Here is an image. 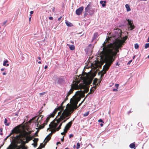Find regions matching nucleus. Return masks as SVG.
Returning <instances> with one entry per match:
<instances>
[{
	"label": "nucleus",
	"instance_id": "nucleus-1",
	"mask_svg": "<svg viewBox=\"0 0 149 149\" xmlns=\"http://www.w3.org/2000/svg\"><path fill=\"white\" fill-rule=\"evenodd\" d=\"M103 49V50L100 53V57L102 60L106 61V64L103 66V70L106 72L114 60L113 57L117 54L106 46Z\"/></svg>",
	"mask_w": 149,
	"mask_h": 149
},
{
	"label": "nucleus",
	"instance_id": "nucleus-2",
	"mask_svg": "<svg viewBox=\"0 0 149 149\" xmlns=\"http://www.w3.org/2000/svg\"><path fill=\"white\" fill-rule=\"evenodd\" d=\"M74 111V107L69 103L67 104L66 108L62 113V114L60 116L59 118L58 119L55 118L54 121L56 122H52L49 125V127H50L56 128L58 125L59 124L62 120L65 119L66 118L70 116L71 114Z\"/></svg>",
	"mask_w": 149,
	"mask_h": 149
},
{
	"label": "nucleus",
	"instance_id": "nucleus-3",
	"mask_svg": "<svg viewBox=\"0 0 149 149\" xmlns=\"http://www.w3.org/2000/svg\"><path fill=\"white\" fill-rule=\"evenodd\" d=\"M127 37L125 36L123 38V40L120 39L118 38L116 39L115 41L113 43H110L107 47L111 50L116 54L119 52V49L122 47L124 45V42L127 39Z\"/></svg>",
	"mask_w": 149,
	"mask_h": 149
},
{
	"label": "nucleus",
	"instance_id": "nucleus-4",
	"mask_svg": "<svg viewBox=\"0 0 149 149\" xmlns=\"http://www.w3.org/2000/svg\"><path fill=\"white\" fill-rule=\"evenodd\" d=\"M75 81H73L71 85V87L70 91L68 92L66 97L65 99L64 100L62 103L61 105L63 106V103L66 100H68V97L70 95L73 93L74 90H77L79 89L84 88L85 87V85L81 84H80L79 85L78 84L79 83V81L77 80L74 83Z\"/></svg>",
	"mask_w": 149,
	"mask_h": 149
},
{
	"label": "nucleus",
	"instance_id": "nucleus-5",
	"mask_svg": "<svg viewBox=\"0 0 149 149\" xmlns=\"http://www.w3.org/2000/svg\"><path fill=\"white\" fill-rule=\"evenodd\" d=\"M80 76H78V78H77V77H76V79H75V81L74 80V81H75L74 83L77 80L79 81H80L79 82H80V81L81 80L82 81V82H83V84H82V83H81V84L84 85L85 86L84 88H83V89H85L84 90V92H83V94L84 95L83 96L84 97L85 95H84L85 93H85H87L88 92V91H89V88H88L86 87V85L87 84V79L86 77H84V76L83 77L82 76H81L80 77ZM80 89H82V88Z\"/></svg>",
	"mask_w": 149,
	"mask_h": 149
},
{
	"label": "nucleus",
	"instance_id": "nucleus-6",
	"mask_svg": "<svg viewBox=\"0 0 149 149\" xmlns=\"http://www.w3.org/2000/svg\"><path fill=\"white\" fill-rule=\"evenodd\" d=\"M25 140V139H20L17 140L16 138H13L12 140L11 143L13 145H15L17 146V147L18 146V144L21 143V145L20 146H25V144L27 143L26 142V141H24V140Z\"/></svg>",
	"mask_w": 149,
	"mask_h": 149
},
{
	"label": "nucleus",
	"instance_id": "nucleus-7",
	"mask_svg": "<svg viewBox=\"0 0 149 149\" xmlns=\"http://www.w3.org/2000/svg\"><path fill=\"white\" fill-rule=\"evenodd\" d=\"M20 134L16 136H15L13 137V138H15L16 139H17V140L19 139H22L23 138H25L26 137L29 135L30 133H29L27 132L24 131L22 132L19 133Z\"/></svg>",
	"mask_w": 149,
	"mask_h": 149
},
{
	"label": "nucleus",
	"instance_id": "nucleus-8",
	"mask_svg": "<svg viewBox=\"0 0 149 149\" xmlns=\"http://www.w3.org/2000/svg\"><path fill=\"white\" fill-rule=\"evenodd\" d=\"M85 10L88 12L90 15H92L94 13V10L92 9V6L91 4L90 3L85 8Z\"/></svg>",
	"mask_w": 149,
	"mask_h": 149
},
{
	"label": "nucleus",
	"instance_id": "nucleus-9",
	"mask_svg": "<svg viewBox=\"0 0 149 149\" xmlns=\"http://www.w3.org/2000/svg\"><path fill=\"white\" fill-rule=\"evenodd\" d=\"M20 125H19L14 127L11 131V132L10 133V135H12L14 133L17 134L20 133L21 132V130L20 129Z\"/></svg>",
	"mask_w": 149,
	"mask_h": 149
},
{
	"label": "nucleus",
	"instance_id": "nucleus-10",
	"mask_svg": "<svg viewBox=\"0 0 149 149\" xmlns=\"http://www.w3.org/2000/svg\"><path fill=\"white\" fill-rule=\"evenodd\" d=\"M60 107H58L57 108H56L53 112L50 114L49 116L47 118H46L45 122H48L49 121V120L50 118L51 117H54L55 116V115L56 113H57V111L59 110L60 109Z\"/></svg>",
	"mask_w": 149,
	"mask_h": 149
},
{
	"label": "nucleus",
	"instance_id": "nucleus-11",
	"mask_svg": "<svg viewBox=\"0 0 149 149\" xmlns=\"http://www.w3.org/2000/svg\"><path fill=\"white\" fill-rule=\"evenodd\" d=\"M127 21L128 22V24L130 26V28H131L130 30L134 29L135 28V26L133 24V21L130 20L128 19H127Z\"/></svg>",
	"mask_w": 149,
	"mask_h": 149
},
{
	"label": "nucleus",
	"instance_id": "nucleus-12",
	"mask_svg": "<svg viewBox=\"0 0 149 149\" xmlns=\"http://www.w3.org/2000/svg\"><path fill=\"white\" fill-rule=\"evenodd\" d=\"M83 6L80 7L76 10V13L77 15H80L82 13L83 10L84 9Z\"/></svg>",
	"mask_w": 149,
	"mask_h": 149
},
{
	"label": "nucleus",
	"instance_id": "nucleus-13",
	"mask_svg": "<svg viewBox=\"0 0 149 149\" xmlns=\"http://www.w3.org/2000/svg\"><path fill=\"white\" fill-rule=\"evenodd\" d=\"M73 121V120H71V121L69 122L68 124H67L65 127L64 129L68 131L71 127L72 124V122Z\"/></svg>",
	"mask_w": 149,
	"mask_h": 149
},
{
	"label": "nucleus",
	"instance_id": "nucleus-14",
	"mask_svg": "<svg viewBox=\"0 0 149 149\" xmlns=\"http://www.w3.org/2000/svg\"><path fill=\"white\" fill-rule=\"evenodd\" d=\"M58 107H60V109L58 111L60 110V111L58 113V116H59L61 115V116L62 114V112H63V111H64V108L65 107V106H63L62 105H61Z\"/></svg>",
	"mask_w": 149,
	"mask_h": 149
},
{
	"label": "nucleus",
	"instance_id": "nucleus-15",
	"mask_svg": "<svg viewBox=\"0 0 149 149\" xmlns=\"http://www.w3.org/2000/svg\"><path fill=\"white\" fill-rule=\"evenodd\" d=\"M68 117H69L68 118H66V119L65 120V119H63V121L61 123H60V125L58 127L56 128V131H58L61 128V127L63 123L65 122L66 121L70 118V116Z\"/></svg>",
	"mask_w": 149,
	"mask_h": 149
},
{
	"label": "nucleus",
	"instance_id": "nucleus-16",
	"mask_svg": "<svg viewBox=\"0 0 149 149\" xmlns=\"http://www.w3.org/2000/svg\"><path fill=\"white\" fill-rule=\"evenodd\" d=\"M96 85H95L93 87L91 88L90 90V92L88 93V94L86 95L87 96L89 94L93 93L94 91L96 89Z\"/></svg>",
	"mask_w": 149,
	"mask_h": 149
},
{
	"label": "nucleus",
	"instance_id": "nucleus-17",
	"mask_svg": "<svg viewBox=\"0 0 149 149\" xmlns=\"http://www.w3.org/2000/svg\"><path fill=\"white\" fill-rule=\"evenodd\" d=\"M43 117V116L40 115L38 117L36 120V121L38 122V123L37 124V127H38L39 125V123L40 122V121L41 120L42 118Z\"/></svg>",
	"mask_w": 149,
	"mask_h": 149
},
{
	"label": "nucleus",
	"instance_id": "nucleus-18",
	"mask_svg": "<svg viewBox=\"0 0 149 149\" xmlns=\"http://www.w3.org/2000/svg\"><path fill=\"white\" fill-rule=\"evenodd\" d=\"M32 139V137L28 135L27 136L25 137V140H26V142L28 143Z\"/></svg>",
	"mask_w": 149,
	"mask_h": 149
},
{
	"label": "nucleus",
	"instance_id": "nucleus-19",
	"mask_svg": "<svg viewBox=\"0 0 149 149\" xmlns=\"http://www.w3.org/2000/svg\"><path fill=\"white\" fill-rule=\"evenodd\" d=\"M16 146V145H13L11 143V144L7 148V149H15V148L17 147Z\"/></svg>",
	"mask_w": 149,
	"mask_h": 149
},
{
	"label": "nucleus",
	"instance_id": "nucleus-20",
	"mask_svg": "<svg viewBox=\"0 0 149 149\" xmlns=\"http://www.w3.org/2000/svg\"><path fill=\"white\" fill-rule=\"evenodd\" d=\"M48 122H45V121L44 122V123L42 124V125H40L38 127V129L39 130H41L43 128H44L45 126L47 124V123Z\"/></svg>",
	"mask_w": 149,
	"mask_h": 149
},
{
	"label": "nucleus",
	"instance_id": "nucleus-21",
	"mask_svg": "<svg viewBox=\"0 0 149 149\" xmlns=\"http://www.w3.org/2000/svg\"><path fill=\"white\" fill-rule=\"evenodd\" d=\"M98 33L97 32L95 33L93 35V38L92 39V42H93V41L95 40L98 37Z\"/></svg>",
	"mask_w": 149,
	"mask_h": 149
},
{
	"label": "nucleus",
	"instance_id": "nucleus-22",
	"mask_svg": "<svg viewBox=\"0 0 149 149\" xmlns=\"http://www.w3.org/2000/svg\"><path fill=\"white\" fill-rule=\"evenodd\" d=\"M64 81V78L63 77H60L58 79V83L59 84H62Z\"/></svg>",
	"mask_w": 149,
	"mask_h": 149
},
{
	"label": "nucleus",
	"instance_id": "nucleus-23",
	"mask_svg": "<svg viewBox=\"0 0 149 149\" xmlns=\"http://www.w3.org/2000/svg\"><path fill=\"white\" fill-rule=\"evenodd\" d=\"M67 45L69 46V48L71 50H73L75 49V46L73 45H70L67 44Z\"/></svg>",
	"mask_w": 149,
	"mask_h": 149
},
{
	"label": "nucleus",
	"instance_id": "nucleus-24",
	"mask_svg": "<svg viewBox=\"0 0 149 149\" xmlns=\"http://www.w3.org/2000/svg\"><path fill=\"white\" fill-rule=\"evenodd\" d=\"M51 137H48L47 138V136L45 138V140H44V142H45V145L46 144L49 140L51 139Z\"/></svg>",
	"mask_w": 149,
	"mask_h": 149
},
{
	"label": "nucleus",
	"instance_id": "nucleus-25",
	"mask_svg": "<svg viewBox=\"0 0 149 149\" xmlns=\"http://www.w3.org/2000/svg\"><path fill=\"white\" fill-rule=\"evenodd\" d=\"M129 146L131 148H135V142L133 143L130 144Z\"/></svg>",
	"mask_w": 149,
	"mask_h": 149
},
{
	"label": "nucleus",
	"instance_id": "nucleus-26",
	"mask_svg": "<svg viewBox=\"0 0 149 149\" xmlns=\"http://www.w3.org/2000/svg\"><path fill=\"white\" fill-rule=\"evenodd\" d=\"M65 23L68 26H73L72 24L70 22H69L68 21L65 22Z\"/></svg>",
	"mask_w": 149,
	"mask_h": 149
},
{
	"label": "nucleus",
	"instance_id": "nucleus-27",
	"mask_svg": "<svg viewBox=\"0 0 149 149\" xmlns=\"http://www.w3.org/2000/svg\"><path fill=\"white\" fill-rule=\"evenodd\" d=\"M100 3L102 4V7H104L106 6V1H100Z\"/></svg>",
	"mask_w": 149,
	"mask_h": 149
},
{
	"label": "nucleus",
	"instance_id": "nucleus-28",
	"mask_svg": "<svg viewBox=\"0 0 149 149\" xmlns=\"http://www.w3.org/2000/svg\"><path fill=\"white\" fill-rule=\"evenodd\" d=\"M125 7L127 9V11H130L131 10V9L129 5L127 4L125 5Z\"/></svg>",
	"mask_w": 149,
	"mask_h": 149
},
{
	"label": "nucleus",
	"instance_id": "nucleus-29",
	"mask_svg": "<svg viewBox=\"0 0 149 149\" xmlns=\"http://www.w3.org/2000/svg\"><path fill=\"white\" fill-rule=\"evenodd\" d=\"M110 40V38L109 37H108V38H106V40H107V41L106 42H104V44H103V46H104V47L105 46H107V45H107V46H106L105 45L106 44V43L107 42V41L109 40Z\"/></svg>",
	"mask_w": 149,
	"mask_h": 149
},
{
	"label": "nucleus",
	"instance_id": "nucleus-30",
	"mask_svg": "<svg viewBox=\"0 0 149 149\" xmlns=\"http://www.w3.org/2000/svg\"><path fill=\"white\" fill-rule=\"evenodd\" d=\"M97 80L98 79L97 78H95L93 80V84L95 85H96L97 84L96 83H97Z\"/></svg>",
	"mask_w": 149,
	"mask_h": 149
},
{
	"label": "nucleus",
	"instance_id": "nucleus-31",
	"mask_svg": "<svg viewBox=\"0 0 149 149\" xmlns=\"http://www.w3.org/2000/svg\"><path fill=\"white\" fill-rule=\"evenodd\" d=\"M8 62V61L7 60H6L4 62V63H3V65L4 66H8V65H9L8 64H6V63H7Z\"/></svg>",
	"mask_w": 149,
	"mask_h": 149
},
{
	"label": "nucleus",
	"instance_id": "nucleus-32",
	"mask_svg": "<svg viewBox=\"0 0 149 149\" xmlns=\"http://www.w3.org/2000/svg\"><path fill=\"white\" fill-rule=\"evenodd\" d=\"M8 120L6 118H5L4 119V123L6 125L8 126L9 125V123L7 124Z\"/></svg>",
	"mask_w": 149,
	"mask_h": 149
},
{
	"label": "nucleus",
	"instance_id": "nucleus-33",
	"mask_svg": "<svg viewBox=\"0 0 149 149\" xmlns=\"http://www.w3.org/2000/svg\"><path fill=\"white\" fill-rule=\"evenodd\" d=\"M77 102L76 103V104L74 105H73L74 107V110L75 109H76L79 107L78 106H77Z\"/></svg>",
	"mask_w": 149,
	"mask_h": 149
},
{
	"label": "nucleus",
	"instance_id": "nucleus-34",
	"mask_svg": "<svg viewBox=\"0 0 149 149\" xmlns=\"http://www.w3.org/2000/svg\"><path fill=\"white\" fill-rule=\"evenodd\" d=\"M67 132V131L66 130H65V129H64V132H62L61 133V134L63 135H65L66 133Z\"/></svg>",
	"mask_w": 149,
	"mask_h": 149
},
{
	"label": "nucleus",
	"instance_id": "nucleus-35",
	"mask_svg": "<svg viewBox=\"0 0 149 149\" xmlns=\"http://www.w3.org/2000/svg\"><path fill=\"white\" fill-rule=\"evenodd\" d=\"M21 149H27L28 147L27 146H20Z\"/></svg>",
	"mask_w": 149,
	"mask_h": 149
},
{
	"label": "nucleus",
	"instance_id": "nucleus-36",
	"mask_svg": "<svg viewBox=\"0 0 149 149\" xmlns=\"http://www.w3.org/2000/svg\"><path fill=\"white\" fill-rule=\"evenodd\" d=\"M55 132V131H52V132L50 133L47 136V138L48 137H50L51 138V137L52 136V134Z\"/></svg>",
	"mask_w": 149,
	"mask_h": 149
},
{
	"label": "nucleus",
	"instance_id": "nucleus-37",
	"mask_svg": "<svg viewBox=\"0 0 149 149\" xmlns=\"http://www.w3.org/2000/svg\"><path fill=\"white\" fill-rule=\"evenodd\" d=\"M134 47L136 49H138L139 47V45L137 43H136L134 45Z\"/></svg>",
	"mask_w": 149,
	"mask_h": 149
},
{
	"label": "nucleus",
	"instance_id": "nucleus-38",
	"mask_svg": "<svg viewBox=\"0 0 149 149\" xmlns=\"http://www.w3.org/2000/svg\"><path fill=\"white\" fill-rule=\"evenodd\" d=\"M89 114V111H88L87 112L83 114V116H86L88 115Z\"/></svg>",
	"mask_w": 149,
	"mask_h": 149
},
{
	"label": "nucleus",
	"instance_id": "nucleus-39",
	"mask_svg": "<svg viewBox=\"0 0 149 149\" xmlns=\"http://www.w3.org/2000/svg\"><path fill=\"white\" fill-rule=\"evenodd\" d=\"M87 97V95H86V97H85V98L79 104V105L78 106V107H79L81 104H82L84 102V100H85V99L86 98V97Z\"/></svg>",
	"mask_w": 149,
	"mask_h": 149
},
{
	"label": "nucleus",
	"instance_id": "nucleus-40",
	"mask_svg": "<svg viewBox=\"0 0 149 149\" xmlns=\"http://www.w3.org/2000/svg\"><path fill=\"white\" fill-rule=\"evenodd\" d=\"M149 47V43L146 44L145 46V49Z\"/></svg>",
	"mask_w": 149,
	"mask_h": 149
},
{
	"label": "nucleus",
	"instance_id": "nucleus-41",
	"mask_svg": "<svg viewBox=\"0 0 149 149\" xmlns=\"http://www.w3.org/2000/svg\"><path fill=\"white\" fill-rule=\"evenodd\" d=\"M80 146L79 143H77V149H78L80 147Z\"/></svg>",
	"mask_w": 149,
	"mask_h": 149
},
{
	"label": "nucleus",
	"instance_id": "nucleus-42",
	"mask_svg": "<svg viewBox=\"0 0 149 149\" xmlns=\"http://www.w3.org/2000/svg\"><path fill=\"white\" fill-rule=\"evenodd\" d=\"M38 141V138H35L33 140V141H34V142H37H37Z\"/></svg>",
	"mask_w": 149,
	"mask_h": 149
},
{
	"label": "nucleus",
	"instance_id": "nucleus-43",
	"mask_svg": "<svg viewBox=\"0 0 149 149\" xmlns=\"http://www.w3.org/2000/svg\"><path fill=\"white\" fill-rule=\"evenodd\" d=\"M32 145H33V146L36 147L37 146V142H34V143Z\"/></svg>",
	"mask_w": 149,
	"mask_h": 149
},
{
	"label": "nucleus",
	"instance_id": "nucleus-44",
	"mask_svg": "<svg viewBox=\"0 0 149 149\" xmlns=\"http://www.w3.org/2000/svg\"><path fill=\"white\" fill-rule=\"evenodd\" d=\"M88 13V12H86L85 10V12L84 13V17H86L87 16V15H88V13Z\"/></svg>",
	"mask_w": 149,
	"mask_h": 149
},
{
	"label": "nucleus",
	"instance_id": "nucleus-45",
	"mask_svg": "<svg viewBox=\"0 0 149 149\" xmlns=\"http://www.w3.org/2000/svg\"><path fill=\"white\" fill-rule=\"evenodd\" d=\"M39 132V130H38L35 133V135L37 136H38V133Z\"/></svg>",
	"mask_w": 149,
	"mask_h": 149
},
{
	"label": "nucleus",
	"instance_id": "nucleus-46",
	"mask_svg": "<svg viewBox=\"0 0 149 149\" xmlns=\"http://www.w3.org/2000/svg\"><path fill=\"white\" fill-rule=\"evenodd\" d=\"M45 144L43 146H40L37 149H41L42 148H44L45 147Z\"/></svg>",
	"mask_w": 149,
	"mask_h": 149
},
{
	"label": "nucleus",
	"instance_id": "nucleus-47",
	"mask_svg": "<svg viewBox=\"0 0 149 149\" xmlns=\"http://www.w3.org/2000/svg\"><path fill=\"white\" fill-rule=\"evenodd\" d=\"M46 93V92H44L42 93H39V95H44Z\"/></svg>",
	"mask_w": 149,
	"mask_h": 149
},
{
	"label": "nucleus",
	"instance_id": "nucleus-48",
	"mask_svg": "<svg viewBox=\"0 0 149 149\" xmlns=\"http://www.w3.org/2000/svg\"><path fill=\"white\" fill-rule=\"evenodd\" d=\"M132 61V60H131L130 61L127 63V65H130Z\"/></svg>",
	"mask_w": 149,
	"mask_h": 149
},
{
	"label": "nucleus",
	"instance_id": "nucleus-49",
	"mask_svg": "<svg viewBox=\"0 0 149 149\" xmlns=\"http://www.w3.org/2000/svg\"><path fill=\"white\" fill-rule=\"evenodd\" d=\"M15 149H21V147L20 146H18L16 147L15 148Z\"/></svg>",
	"mask_w": 149,
	"mask_h": 149
},
{
	"label": "nucleus",
	"instance_id": "nucleus-50",
	"mask_svg": "<svg viewBox=\"0 0 149 149\" xmlns=\"http://www.w3.org/2000/svg\"><path fill=\"white\" fill-rule=\"evenodd\" d=\"M11 135H10V134L8 136H7V137H6V138L5 139H4V140H5V141L6 140H7V139L9 137V136H11Z\"/></svg>",
	"mask_w": 149,
	"mask_h": 149
},
{
	"label": "nucleus",
	"instance_id": "nucleus-51",
	"mask_svg": "<svg viewBox=\"0 0 149 149\" xmlns=\"http://www.w3.org/2000/svg\"><path fill=\"white\" fill-rule=\"evenodd\" d=\"M106 73V72H104L103 74H102L101 75V77H102L103 76L104 74Z\"/></svg>",
	"mask_w": 149,
	"mask_h": 149
},
{
	"label": "nucleus",
	"instance_id": "nucleus-52",
	"mask_svg": "<svg viewBox=\"0 0 149 149\" xmlns=\"http://www.w3.org/2000/svg\"><path fill=\"white\" fill-rule=\"evenodd\" d=\"M73 135L72 134H70L69 136V138H70L73 137Z\"/></svg>",
	"mask_w": 149,
	"mask_h": 149
},
{
	"label": "nucleus",
	"instance_id": "nucleus-53",
	"mask_svg": "<svg viewBox=\"0 0 149 149\" xmlns=\"http://www.w3.org/2000/svg\"><path fill=\"white\" fill-rule=\"evenodd\" d=\"M100 82H101V81H99L96 84V86H98L100 84Z\"/></svg>",
	"mask_w": 149,
	"mask_h": 149
},
{
	"label": "nucleus",
	"instance_id": "nucleus-54",
	"mask_svg": "<svg viewBox=\"0 0 149 149\" xmlns=\"http://www.w3.org/2000/svg\"><path fill=\"white\" fill-rule=\"evenodd\" d=\"M98 121L99 122H103V123H104V122L103 121V120H102L101 119H99V120H98Z\"/></svg>",
	"mask_w": 149,
	"mask_h": 149
},
{
	"label": "nucleus",
	"instance_id": "nucleus-55",
	"mask_svg": "<svg viewBox=\"0 0 149 149\" xmlns=\"http://www.w3.org/2000/svg\"><path fill=\"white\" fill-rule=\"evenodd\" d=\"M49 19L50 20H52L53 19V18L52 17H49Z\"/></svg>",
	"mask_w": 149,
	"mask_h": 149
},
{
	"label": "nucleus",
	"instance_id": "nucleus-56",
	"mask_svg": "<svg viewBox=\"0 0 149 149\" xmlns=\"http://www.w3.org/2000/svg\"><path fill=\"white\" fill-rule=\"evenodd\" d=\"M64 136H63V138L62 139H61V141L63 142L64 141Z\"/></svg>",
	"mask_w": 149,
	"mask_h": 149
},
{
	"label": "nucleus",
	"instance_id": "nucleus-57",
	"mask_svg": "<svg viewBox=\"0 0 149 149\" xmlns=\"http://www.w3.org/2000/svg\"><path fill=\"white\" fill-rule=\"evenodd\" d=\"M36 117H37V116L33 117V118H32V119H31V120L30 121L34 120Z\"/></svg>",
	"mask_w": 149,
	"mask_h": 149
},
{
	"label": "nucleus",
	"instance_id": "nucleus-58",
	"mask_svg": "<svg viewBox=\"0 0 149 149\" xmlns=\"http://www.w3.org/2000/svg\"><path fill=\"white\" fill-rule=\"evenodd\" d=\"M118 91V90L114 88L113 89V91Z\"/></svg>",
	"mask_w": 149,
	"mask_h": 149
},
{
	"label": "nucleus",
	"instance_id": "nucleus-59",
	"mask_svg": "<svg viewBox=\"0 0 149 149\" xmlns=\"http://www.w3.org/2000/svg\"><path fill=\"white\" fill-rule=\"evenodd\" d=\"M33 13V11H31L30 12V15H31Z\"/></svg>",
	"mask_w": 149,
	"mask_h": 149
},
{
	"label": "nucleus",
	"instance_id": "nucleus-60",
	"mask_svg": "<svg viewBox=\"0 0 149 149\" xmlns=\"http://www.w3.org/2000/svg\"><path fill=\"white\" fill-rule=\"evenodd\" d=\"M119 84H116L115 85V86L117 87H118V86H119Z\"/></svg>",
	"mask_w": 149,
	"mask_h": 149
},
{
	"label": "nucleus",
	"instance_id": "nucleus-61",
	"mask_svg": "<svg viewBox=\"0 0 149 149\" xmlns=\"http://www.w3.org/2000/svg\"><path fill=\"white\" fill-rule=\"evenodd\" d=\"M7 22V21H4L3 22V24L5 25L6 23Z\"/></svg>",
	"mask_w": 149,
	"mask_h": 149
},
{
	"label": "nucleus",
	"instance_id": "nucleus-62",
	"mask_svg": "<svg viewBox=\"0 0 149 149\" xmlns=\"http://www.w3.org/2000/svg\"><path fill=\"white\" fill-rule=\"evenodd\" d=\"M0 131L1 132H3V129L2 128H0Z\"/></svg>",
	"mask_w": 149,
	"mask_h": 149
},
{
	"label": "nucleus",
	"instance_id": "nucleus-63",
	"mask_svg": "<svg viewBox=\"0 0 149 149\" xmlns=\"http://www.w3.org/2000/svg\"><path fill=\"white\" fill-rule=\"evenodd\" d=\"M45 145V144L43 145V143H41L40 146H43Z\"/></svg>",
	"mask_w": 149,
	"mask_h": 149
},
{
	"label": "nucleus",
	"instance_id": "nucleus-64",
	"mask_svg": "<svg viewBox=\"0 0 149 149\" xmlns=\"http://www.w3.org/2000/svg\"><path fill=\"white\" fill-rule=\"evenodd\" d=\"M61 144V143L60 142H58L56 143V144L57 145H58V144Z\"/></svg>",
	"mask_w": 149,
	"mask_h": 149
}]
</instances>
